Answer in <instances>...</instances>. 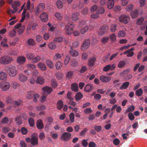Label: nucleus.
Here are the masks:
<instances>
[{
    "mask_svg": "<svg viewBox=\"0 0 147 147\" xmlns=\"http://www.w3.org/2000/svg\"><path fill=\"white\" fill-rule=\"evenodd\" d=\"M5 70L9 71L8 74L10 77H14L18 74V70L15 66L10 65L5 67Z\"/></svg>",
    "mask_w": 147,
    "mask_h": 147,
    "instance_id": "obj_1",
    "label": "nucleus"
},
{
    "mask_svg": "<svg viewBox=\"0 0 147 147\" xmlns=\"http://www.w3.org/2000/svg\"><path fill=\"white\" fill-rule=\"evenodd\" d=\"M42 90L43 91V93L42 96H41L40 101L41 102H44L46 101L48 94H50L52 92V90L51 88L48 86L43 88Z\"/></svg>",
    "mask_w": 147,
    "mask_h": 147,
    "instance_id": "obj_2",
    "label": "nucleus"
},
{
    "mask_svg": "<svg viewBox=\"0 0 147 147\" xmlns=\"http://www.w3.org/2000/svg\"><path fill=\"white\" fill-rule=\"evenodd\" d=\"M74 25L73 23H68L64 28L65 32L67 35H70L73 32Z\"/></svg>",
    "mask_w": 147,
    "mask_h": 147,
    "instance_id": "obj_3",
    "label": "nucleus"
},
{
    "mask_svg": "<svg viewBox=\"0 0 147 147\" xmlns=\"http://www.w3.org/2000/svg\"><path fill=\"white\" fill-rule=\"evenodd\" d=\"M119 18L120 22L125 24H127L130 20L129 16L125 15H123L120 16Z\"/></svg>",
    "mask_w": 147,
    "mask_h": 147,
    "instance_id": "obj_4",
    "label": "nucleus"
},
{
    "mask_svg": "<svg viewBox=\"0 0 147 147\" xmlns=\"http://www.w3.org/2000/svg\"><path fill=\"white\" fill-rule=\"evenodd\" d=\"M71 138V134L69 132H64L61 136V139L65 142L68 141Z\"/></svg>",
    "mask_w": 147,
    "mask_h": 147,
    "instance_id": "obj_5",
    "label": "nucleus"
},
{
    "mask_svg": "<svg viewBox=\"0 0 147 147\" xmlns=\"http://www.w3.org/2000/svg\"><path fill=\"white\" fill-rule=\"evenodd\" d=\"M90 39H86L84 41L81 47V49L82 51H86L90 46Z\"/></svg>",
    "mask_w": 147,
    "mask_h": 147,
    "instance_id": "obj_6",
    "label": "nucleus"
},
{
    "mask_svg": "<svg viewBox=\"0 0 147 147\" xmlns=\"http://www.w3.org/2000/svg\"><path fill=\"white\" fill-rule=\"evenodd\" d=\"M45 8V5L44 3H40L38 5L35 9V13L36 16L38 15L39 12H41Z\"/></svg>",
    "mask_w": 147,
    "mask_h": 147,
    "instance_id": "obj_7",
    "label": "nucleus"
},
{
    "mask_svg": "<svg viewBox=\"0 0 147 147\" xmlns=\"http://www.w3.org/2000/svg\"><path fill=\"white\" fill-rule=\"evenodd\" d=\"M10 85L9 83L7 82H3L1 84V88L3 91H6L10 88Z\"/></svg>",
    "mask_w": 147,
    "mask_h": 147,
    "instance_id": "obj_8",
    "label": "nucleus"
},
{
    "mask_svg": "<svg viewBox=\"0 0 147 147\" xmlns=\"http://www.w3.org/2000/svg\"><path fill=\"white\" fill-rule=\"evenodd\" d=\"M99 79L103 83H107L111 80V78L104 75H101L100 76Z\"/></svg>",
    "mask_w": 147,
    "mask_h": 147,
    "instance_id": "obj_9",
    "label": "nucleus"
},
{
    "mask_svg": "<svg viewBox=\"0 0 147 147\" xmlns=\"http://www.w3.org/2000/svg\"><path fill=\"white\" fill-rule=\"evenodd\" d=\"M108 26L106 25H104L100 27L98 32L100 35H103L108 30Z\"/></svg>",
    "mask_w": 147,
    "mask_h": 147,
    "instance_id": "obj_10",
    "label": "nucleus"
},
{
    "mask_svg": "<svg viewBox=\"0 0 147 147\" xmlns=\"http://www.w3.org/2000/svg\"><path fill=\"white\" fill-rule=\"evenodd\" d=\"M134 49V48H131L124 52L123 54H127V56L128 57H131L133 56L134 53L133 51Z\"/></svg>",
    "mask_w": 147,
    "mask_h": 147,
    "instance_id": "obj_11",
    "label": "nucleus"
},
{
    "mask_svg": "<svg viewBox=\"0 0 147 147\" xmlns=\"http://www.w3.org/2000/svg\"><path fill=\"white\" fill-rule=\"evenodd\" d=\"M26 60V59L25 57L19 56L17 57V61L18 63L20 65H22V64H24Z\"/></svg>",
    "mask_w": 147,
    "mask_h": 147,
    "instance_id": "obj_12",
    "label": "nucleus"
},
{
    "mask_svg": "<svg viewBox=\"0 0 147 147\" xmlns=\"http://www.w3.org/2000/svg\"><path fill=\"white\" fill-rule=\"evenodd\" d=\"M41 20L43 22H45L48 20V16L47 13H42L40 16Z\"/></svg>",
    "mask_w": 147,
    "mask_h": 147,
    "instance_id": "obj_13",
    "label": "nucleus"
},
{
    "mask_svg": "<svg viewBox=\"0 0 147 147\" xmlns=\"http://www.w3.org/2000/svg\"><path fill=\"white\" fill-rule=\"evenodd\" d=\"M38 138L36 136H32L31 137V144L33 145L38 144Z\"/></svg>",
    "mask_w": 147,
    "mask_h": 147,
    "instance_id": "obj_14",
    "label": "nucleus"
},
{
    "mask_svg": "<svg viewBox=\"0 0 147 147\" xmlns=\"http://www.w3.org/2000/svg\"><path fill=\"white\" fill-rule=\"evenodd\" d=\"M36 127L39 129H42L43 128L44 126L42 121L41 119H39L36 121Z\"/></svg>",
    "mask_w": 147,
    "mask_h": 147,
    "instance_id": "obj_15",
    "label": "nucleus"
},
{
    "mask_svg": "<svg viewBox=\"0 0 147 147\" xmlns=\"http://www.w3.org/2000/svg\"><path fill=\"white\" fill-rule=\"evenodd\" d=\"M93 86L92 84H87L85 86L84 88V90L86 92H88L90 91L92 89Z\"/></svg>",
    "mask_w": 147,
    "mask_h": 147,
    "instance_id": "obj_16",
    "label": "nucleus"
},
{
    "mask_svg": "<svg viewBox=\"0 0 147 147\" xmlns=\"http://www.w3.org/2000/svg\"><path fill=\"white\" fill-rule=\"evenodd\" d=\"M37 66L39 68H40L41 70L43 71H45L46 69L47 68L45 64L41 62H39L37 64Z\"/></svg>",
    "mask_w": 147,
    "mask_h": 147,
    "instance_id": "obj_17",
    "label": "nucleus"
},
{
    "mask_svg": "<svg viewBox=\"0 0 147 147\" xmlns=\"http://www.w3.org/2000/svg\"><path fill=\"white\" fill-rule=\"evenodd\" d=\"M69 53L72 56L76 57L78 55V52L76 51V50H74L72 47H70Z\"/></svg>",
    "mask_w": 147,
    "mask_h": 147,
    "instance_id": "obj_18",
    "label": "nucleus"
},
{
    "mask_svg": "<svg viewBox=\"0 0 147 147\" xmlns=\"http://www.w3.org/2000/svg\"><path fill=\"white\" fill-rule=\"evenodd\" d=\"M138 11L137 9H135L134 11H131L130 12V14L131 18H136L138 16Z\"/></svg>",
    "mask_w": 147,
    "mask_h": 147,
    "instance_id": "obj_19",
    "label": "nucleus"
},
{
    "mask_svg": "<svg viewBox=\"0 0 147 147\" xmlns=\"http://www.w3.org/2000/svg\"><path fill=\"white\" fill-rule=\"evenodd\" d=\"M63 65V63L61 61H57L55 65L56 69L57 70L61 69Z\"/></svg>",
    "mask_w": 147,
    "mask_h": 147,
    "instance_id": "obj_20",
    "label": "nucleus"
},
{
    "mask_svg": "<svg viewBox=\"0 0 147 147\" xmlns=\"http://www.w3.org/2000/svg\"><path fill=\"white\" fill-rule=\"evenodd\" d=\"M36 82L37 83H38L40 84H42L45 83V81L42 77L39 76L37 77Z\"/></svg>",
    "mask_w": 147,
    "mask_h": 147,
    "instance_id": "obj_21",
    "label": "nucleus"
},
{
    "mask_svg": "<svg viewBox=\"0 0 147 147\" xmlns=\"http://www.w3.org/2000/svg\"><path fill=\"white\" fill-rule=\"evenodd\" d=\"M74 72V71H69L67 73L66 77L67 79L69 80L73 78Z\"/></svg>",
    "mask_w": 147,
    "mask_h": 147,
    "instance_id": "obj_22",
    "label": "nucleus"
},
{
    "mask_svg": "<svg viewBox=\"0 0 147 147\" xmlns=\"http://www.w3.org/2000/svg\"><path fill=\"white\" fill-rule=\"evenodd\" d=\"M27 42L28 45L30 46H34L36 44L34 40L32 38H30L28 40Z\"/></svg>",
    "mask_w": 147,
    "mask_h": 147,
    "instance_id": "obj_23",
    "label": "nucleus"
},
{
    "mask_svg": "<svg viewBox=\"0 0 147 147\" xmlns=\"http://www.w3.org/2000/svg\"><path fill=\"white\" fill-rule=\"evenodd\" d=\"M46 63L47 65V66L51 69H52L54 67V65L51 61L50 60H47L46 61Z\"/></svg>",
    "mask_w": 147,
    "mask_h": 147,
    "instance_id": "obj_24",
    "label": "nucleus"
},
{
    "mask_svg": "<svg viewBox=\"0 0 147 147\" xmlns=\"http://www.w3.org/2000/svg\"><path fill=\"white\" fill-rule=\"evenodd\" d=\"M129 83V82H125L123 83L121 86L120 87V89H126L128 88Z\"/></svg>",
    "mask_w": 147,
    "mask_h": 147,
    "instance_id": "obj_25",
    "label": "nucleus"
},
{
    "mask_svg": "<svg viewBox=\"0 0 147 147\" xmlns=\"http://www.w3.org/2000/svg\"><path fill=\"white\" fill-rule=\"evenodd\" d=\"M143 93V90L140 88L136 90L135 94L137 96H142Z\"/></svg>",
    "mask_w": 147,
    "mask_h": 147,
    "instance_id": "obj_26",
    "label": "nucleus"
},
{
    "mask_svg": "<svg viewBox=\"0 0 147 147\" xmlns=\"http://www.w3.org/2000/svg\"><path fill=\"white\" fill-rule=\"evenodd\" d=\"M105 11V9L104 7L102 6H99L97 9L98 13V14H102L104 13Z\"/></svg>",
    "mask_w": 147,
    "mask_h": 147,
    "instance_id": "obj_27",
    "label": "nucleus"
},
{
    "mask_svg": "<svg viewBox=\"0 0 147 147\" xmlns=\"http://www.w3.org/2000/svg\"><path fill=\"white\" fill-rule=\"evenodd\" d=\"M108 1L107 8L109 9H111L114 6V2L113 0H110Z\"/></svg>",
    "mask_w": 147,
    "mask_h": 147,
    "instance_id": "obj_28",
    "label": "nucleus"
},
{
    "mask_svg": "<svg viewBox=\"0 0 147 147\" xmlns=\"http://www.w3.org/2000/svg\"><path fill=\"white\" fill-rule=\"evenodd\" d=\"M27 77L23 74H20L19 77V80L22 82H25L27 80Z\"/></svg>",
    "mask_w": 147,
    "mask_h": 147,
    "instance_id": "obj_29",
    "label": "nucleus"
},
{
    "mask_svg": "<svg viewBox=\"0 0 147 147\" xmlns=\"http://www.w3.org/2000/svg\"><path fill=\"white\" fill-rule=\"evenodd\" d=\"M71 89L74 91H78V85L76 83H73L71 85Z\"/></svg>",
    "mask_w": 147,
    "mask_h": 147,
    "instance_id": "obj_30",
    "label": "nucleus"
},
{
    "mask_svg": "<svg viewBox=\"0 0 147 147\" xmlns=\"http://www.w3.org/2000/svg\"><path fill=\"white\" fill-rule=\"evenodd\" d=\"M7 38H3V41H2L1 42V46L5 47H8V45L7 44L5 43V42H7Z\"/></svg>",
    "mask_w": 147,
    "mask_h": 147,
    "instance_id": "obj_31",
    "label": "nucleus"
},
{
    "mask_svg": "<svg viewBox=\"0 0 147 147\" xmlns=\"http://www.w3.org/2000/svg\"><path fill=\"white\" fill-rule=\"evenodd\" d=\"M22 117L20 115L16 117L15 118V121L17 124L20 125L22 123Z\"/></svg>",
    "mask_w": 147,
    "mask_h": 147,
    "instance_id": "obj_32",
    "label": "nucleus"
},
{
    "mask_svg": "<svg viewBox=\"0 0 147 147\" xmlns=\"http://www.w3.org/2000/svg\"><path fill=\"white\" fill-rule=\"evenodd\" d=\"M13 60V59L11 57L5 56V61H4V63L5 64H9Z\"/></svg>",
    "mask_w": 147,
    "mask_h": 147,
    "instance_id": "obj_33",
    "label": "nucleus"
},
{
    "mask_svg": "<svg viewBox=\"0 0 147 147\" xmlns=\"http://www.w3.org/2000/svg\"><path fill=\"white\" fill-rule=\"evenodd\" d=\"M63 106V102L62 100L59 101L57 102V107L58 109L61 110L62 109Z\"/></svg>",
    "mask_w": 147,
    "mask_h": 147,
    "instance_id": "obj_34",
    "label": "nucleus"
},
{
    "mask_svg": "<svg viewBox=\"0 0 147 147\" xmlns=\"http://www.w3.org/2000/svg\"><path fill=\"white\" fill-rule=\"evenodd\" d=\"M126 64L125 61L123 60L119 61L118 64V67L119 68H123L125 66Z\"/></svg>",
    "mask_w": 147,
    "mask_h": 147,
    "instance_id": "obj_35",
    "label": "nucleus"
},
{
    "mask_svg": "<svg viewBox=\"0 0 147 147\" xmlns=\"http://www.w3.org/2000/svg\"><path fill=\"white\" fill-rule=\"evenodd\" d=\"M126 32L124 30H122L119 32L118 36L119 37H124L125 36Z\"/></svg>",
    "mask_w": 147,
    "mask_h": 147,
    "instance_id": "obj_36",
    "label": "nucleus"
},
{
    "mask_svg": "<svg viewBox=\"0 0 147 147\" xmlns=\"http://www.w3.org/2000/svg\"><path fill=\"white\" fill-rule=\"evenodd\" d=\"M7 74L5 72H1V80H7Z\"/></svg>",
    "mask_w": 147,
    "mask_h": 147,
    "instance_id": "obj_37",
    "label": "nucleus"
},
{
    "mask_svg": "<svg viewBox=\"0 0 147 147\" xmlns=\"http://www.w3.org/2000/svg\"><path fill=\"white\" fill-rule=\"evenodd\" d=\"M130 71V69H126L123 71L122 72H121L120 74V75L122 77H124L125 76V75L127 74Z\"/></svg>",
    "mask_w": 147,
    "mask_h": 147,
    "instance_id": "obj_38",
    "label": "nucleus"
},
{
    "mask_svg": "<svg viewBox=\"0 0 147 147\" xmlns=\"http://www.w3.org/2000/svg\"><path fill=\"white\" fill-rule=\"evenodd\" d=\"M40 57L39 56V55H37L36 57H34H34L33 59V63H36L39 61L40 59Z\"/></svg>",
    "mask_w": 147,
    "mask_h": 147,
    "instance_id": "obj_39",
    "label": "nucleus"
},
{
    "mask_svg": "<svg viewBox=\"0 0 147 147\" xmlns=\"http://www.w3.org/2000/svg\"><path fill=\"white\" fill-rule=\"evenodd\" d=\"M28 121L30 126L33 127L35 124V122L34 119L32 117H30L28 119Z\"/></svg>",
    "mask_w": 147,
    "mask_h": 147,
    "instance_id": "obj_40",
    "label": "nucleus"
},
{
    "mask_svg": "<svg viewBox=\"0 0 147 147\" xmlns=\"http://www.w3.org/2000/svg\"><path fill=\"white\" fill-rule=\"evenodd\" d=\"M88 29L89 27L88 26H86L82 28L80 30L81 34H84V33L88 31Z\"/></svg>",
    "mask_w": 147,
    "mask_h": 147,
    "instance_id": "obj_41",
    "label": "nucleus"
},
{
    "mask_svg": "<svg viewBox=\"0 0 147 147\" xmlns=\"http://www.w3.org/2000/svg\"><path fill=\"white\" fill-rule=\"evenodd\" d=\"M57 7L59 9H61L63 7V4L60 0H57L56 2Z\"/></svg>",
    "mask_w": 147,
    "mask_h": 147,
    "instance_id": "obj_42",
    "label": "nucleus"
},
{
    "mask_svg": "<svg viewBox=\"0 0 147 147\" xmlns=\"http://www.w3.org/2000/svg\"><path fill=\"white\" fill-rule=\"evenodd\" d=\"M34 95V92L32 91L28 92L26 95V98L30 99L32 98Z\"/></svg>",
    "mask_w": 147,
    "mask_h": 147,
    "instance_id": "obj_43",
    "label": "nucleus"
},
{
    "mask_svg": "<svg viewBox=\"0 0 147 147\" xmlns=\"http://www.w3.org/2000/svg\"><path fill=\"white\" fill-rule=\"evenodd\" d=\"M83 97V95L81 93L78 92L77 93L75 96L76 100H79L82 99Z\"/></svg>",
    "mask_w": 147,
    "mask_h": 147,
    "instance_id": "obj_44",
    "label": "nucleus"
},
{
    "mask_svg": "<svg viewBox=\"0 0 147 147\" xmlns=\"http://www.w3.org/2000/svg\"><path fill=\"white\" fill-rule=\"evenodd\" d=\"M117 25L116 24H112L111 26L110 30L111 32H114L116 30L117 28Z\"/></svg>",
    "mask_w": 147,
    "mask_h": 147,
    "instance_id": "obj_45",
    "label": "nucleus"
},
{
    "mask_svg": "<svg viewBox=\"0 0 147 147\" xmlns=\"http://www.w3.org/2000/svg\"><path fill=\"white\" fill-rule=\"evenodd\" d=\"M39 97V95L38 94L35 93L34 92V95H33L34 101V102H36L38 101L37 99Z\"/></svg>",
    "mask_w": 147,
    "mask_h": 147,
    "instance_id": "obj_46",
    "label": "nucleus"
},
{
    "mask_svg": "<svg viewBox=\"0 0 147 147\" xmlns=\"http://www.w3.org/2000/svg\"><path fill=\"white\" fill-rule=\"evenodd\" d=\"M34 54L31 53H27L26 55V56L27 58L32 60V62L33 61Z\"/></svg>",
    "mask_w": 147,
    "mask_h": 147,
    "instance_id": "obj_47",
    "label": "nucleus"
},
{
    "mask_svg": "<svg viewBox=\"0 0 147 147\" xmlns=\"http://www.w3.org/2000/svg\"><path fill=\"white\" fill-rule=\"evenodd\" d=\"M96 59L94 58H92L90 59L88 61V65L89 66H92L94 64Z\"/></svg>",
    "mask_w": 147,
    "mask_h": 147,
    "instance_id": "obj_48",
    "label": "nucleus"
},
{
    "mask_svg": "<svg viewBox=\"0 0 147 147\" xmlns=\"http://www.w3.org/2000/svg\"><path fill=\"white\" fill-rule=\"evenodd\" d=\"M25 29V26L22 25L21 26L20 28L18 30V32L19 34H21L24 32Z\"/></svg>",
    "mask_w": 147,
    "mask_h": 147,
    "instance_id": "obj_49",
    "label": "nucleus"
},
{
    "mask_svg": "<svg viewBox=\"0 0 147 147\" xmlns=\"http://www.w3.org/2000/svg\"><path fill=\"white\" fill-rule=\"evenodd\" d=\"M78 14L77 13H74L72 14L71 17L72 20L73 21H76L79 18L78 17Z\"/></svg>",
    "mask_w": 147,
    "mask_h": 147,
    "instance_id": "obj_50",
    "label": "nucleus"
},
{
    "mask_svg": "<svg viewBox=\"0 0 147 147\" xmlns=\"http://www.w3.org/2000/svg\"><path fill=\"white\" fill-rule=\"evenodd\" d=\"M69 119L71 123H73L74 121L75 115L73 113H70L69 115Z\"/></svg>",
    "mask_w": 147,
    "mask_h": 147,
    "instance_id": "obj_51",
    "label": "nucleus"
},
{
    "mask_svg": "<svg viewBox=\"0 0 147 147\" xmlns=\"http://www.w3.org/2000/svg\"><path fill=\"white\" fill-rule=\"evenodd\" d=\"M26 66L27 67H28L29 68L32 69H34L36 68V66L35 65L33 64H28L26 65Z\"/></svg>",
    "mask_w": 147,
    "mask_h": 147,
    "instance_id": "obj_52",
    "label": "nucleus"
},
{
    "mask_svg": "<svg viewBox=\"0 0 147 147\" xmlns=\"http://www.w3.org/2000/svg\"><path fill=\"white\" fill-rule=\"evenodd\" d=\"M88 130V129L85 128L82 131H81L79 134L80 136H85V134Z\"/></svg>",
    "mask_w": 147,
    "mask_h": 147,
    "instance_id": "obj_53",
    "label": "nucleus"
},
{
    "mask_svg": "<svg viewBox=\"0 0 147 147\" xmlns=\"http://www.w3.org/2000/svg\"><path fill=\"white\" fill-rule=\"evenodd\" d=\"M51 85L53 88H56L57 86V84L56 82V80L53 79L51 80Z\"/></svg>",
    "mask_w": 147,
    "mask_h": 147,
    "instance_id": "obj_54",
    "label": "nucleus"
},
{
    "mask_svg": "<svg viewBox=\"0 0 147 147\" xmlns=\"http://www.w3.org/2000/svg\"><path fill=\"white\" fill-rule=\"evenodd\" d=\"M36 108L38 111H40V110L42 111V110L45 109L46 107L44 105H42L40 106H36Z\"/></svg>",
    "mask_w": 147,
    "mask_h": 147,
    "instance_id": "obj_55",
    "label": "nucleus"
},
{
    "mask_svg": "<svg viewBox=\"0 0 147 147\" xmlns=\"http://www.w3.org/2000/svg\"><path fill=\"white\" fill-rule=\"evenodd\" d=\"M63 40L62 37H57L54 38V42H61Z\"/></svg>",
    "mask_w": 147,
    "mask_h": 147,
    "instance_id": "obj_56",
    "label": "nucleus"
},
{
    "mask_svg": "<svg viewBox=\"0 0 147 147\" xmlns=\"http://www.w3.org/2000/svg\"><path fill=\"white\" fill-rule=\"evenodd\" d=\"M21 131L23 135H26L28 133V129L25 127H22Z\"/></svg>",
    "mask_w": 147,
    "mask_h": 147,
    "instance_id": "obj_57",
    "label": "nucleus"
},
{
    "mask_svg": "<svg viewBox=\"0 0 147 147\" xmlns=\"http://www.w3.org/2000/svg\"><path fill=\"white\" fill-rule=\"evenodd\" d=\"M61 57V55L59 53H56L53 57L54 60H57Z\"/></svg>",
    "mask_w": 147,
    "mask_h": 147,
    "instance_id": "obj_58",
    "label": "nucleus"
},
{
    "mask_svg": "<svg viewBox=\"0 0 147 147\" xmlns=\"http://www.w3.org/2000/svg\"><path fill=\"white\" fill-rule=\"evenodd\" d=\"M16 34V32L15 30H13L12 31L9 32V35L11 37H13L15 36Z\"/></svg>",
    "mask_w": 147,
    "mask_h": 147,
    "instance_id": "obj_59",
    "label": "nucleus"
},
{
    "mask_svg": "<svg viewBox=\"0 0 147 147\" xmlns=\"http://www.w3.org/2000/svg\"><path fill=\"white\" fill-rule=\"evenodd\" d=\"M94 129L97 132H98L102 130V127L101 126H94Z\"/></svg>",
    "mask_w": 147,
    "mask_h": 147,
    "instance_id": "obj_60",
    "label": "nucleus"
},
{
    "mask_svg": "<svg viewBox=\"0 0 147 147\" xmlns=\"http://www.w3.org/2000/svg\"><path fill=\"white\" fill-rule=\"evenodd\" d=\"M135 109V106L131 105L128 107L126 110V112H132Z\"/></svg>",
    "mask_w": 147,
    "mask_h": 147,
    "instance_id": "obj_61",
    "label": "nucleus"
},
{
    "mask_svg": "<svg viewBox=\"0 0 147 147\" xmlns=\"http://www.w3.org/2000/svg\"><path fill=\"white\" fill-rule=\"evenodd\" d=\"M109 39V37H103L101 39V42L103 43H106L107 42Z\"/></svg>",
    "mask_w": 147,
    "mask_h": 147,
    "instance_id": "obj_62",
    "label": "nucleus"
},
{
    "mask_svg": "<svg viewBox=\"0 0 147 147\" xmlns=\"http://www.w3.org/2000/svg\"><path fill=\"white\" fill-rule=\"evenodd\" d=\"M88 139L85 140L84 139L82 140V142H81L82 145L84 147H86L88 145V143L87 142V140H88Z\"/></svg>",
    "mask_w": 147,
    "mask_h": 147,
    "instance_id": "obj_63",
    "label": "nucleus"
},
{
    "mask_svg": "<svg viewBox=\"0 0 147 147\" xmlns=\"http://www.w3.org/2000/svg\"><path fill=\"white\" fill-rule=\"evenodd\" d=\"M128 118L130 120H133L135 118V117L133 113H129L128 115Z\"/></svg>",
    "mask_w": 147,
    "mask_h": 147,
    "instance_id": "obj_64",
    "label": "nucleus"
}]
</instances>
